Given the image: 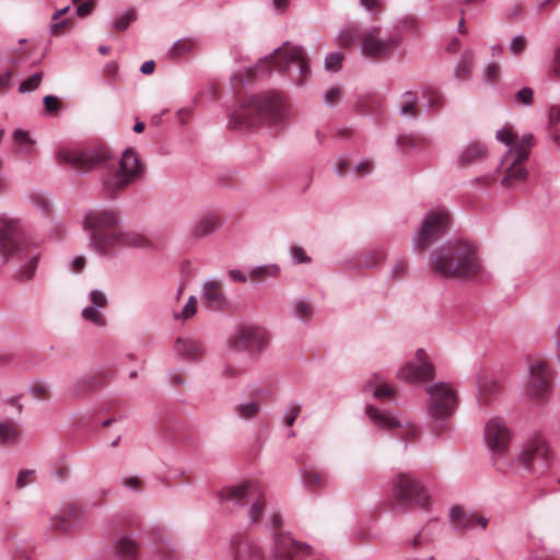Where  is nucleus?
<instances>
[{"instance_id":"nucleus-30","label":"nucleus","mask_w":560,"mask_h":560,"mask_svg":"<svg viewBox=\"0 0 560 560\" xmlns=\"http://www.w3.org/2000/svg\"><path fill=\"white\" fill-rule=\"evenodd\" d=\"M421 28V22L413 15H407L402 18L397 26L392 32H399L402 37V33L417 34Z\"/></svg>"},{"instance_id":"nucleus-63","label":"nucleus","mask_w":560,"mask_h":560,"mask_svg":"<svg viewBox=\"0 0 560 560\" xmlns=\"http://www.w3.org/2000/svg\"><path fill=\"white\" fill-rule=\"evenodd\" d=\"M44 105L47 112L56 113L60 108V101L56 96L47 95L44 98Z\"/></svg>"},{"instance_id":"nucleus-12","label":"nucleus","mask_w":560,"mask_h":560,"mask_svg":"<svg viewBox=\"0 0 560 560\" xmlns=\"http://www.w3.org/2000/svg\"><path fill=\"white\" fill-rule=\"evenodd\" d=\"M450 214L445 209H438L428 213L415 240V248L424 252L440 240L448 230Z\"/></svg>"},{"instance_id":"nucleus-15","label":"nucleus","mask_w":560,"mask_h":560,"mask_svg":"<svg viewBox=\"0 0 560 560\" xmlns=\"http://www.w3.org/2000/svg\"><path fill=\"white\" fill-rule=\"evenodd\" d=\"M552 388L550 364L544 359H534L529 363L527 393L534 399H545Z\"/></svg>"},{"instance_id":"nucleus-46","label":"nucleus","mask_w":560,"mask_h":560,"mask_svg":"<svg viewBox=\"0 0 560 560\" xmlns=\"http://www.w3.org/2000/svg\"><path fill=\"white\" fill-rule=\"evenodd\" d=\"M72 524L63 512L51 518V528L58 533H66L71 528Z\"/></svg>"},{"instance_id":"nucleus-32","label":"nucleus","mask_w":560,"mask_h":560,"mask_svg":"<svg viewBox=\"0 0 560 560\" xmlns=\"http://www.w3.org/2000/svg\"><path fill=\"white\" fill-rule=\"evenodd\" d=\"M280 269L277 265H266L260 266L252 270L250 279L253 281H264L267 278H277L279 276Z\"/></svg>"},{"instance_id":"nucleus-31","label":"nucleus","mask_w":560,"mask_h":560,"mask_svg":"<svg viewBox=\"0 0 560 560\" xmlns=\"http://www.w3.org/2000/svg\"><path fill=\"white\" fill-rule=\"evenodd\" d=\"M196 49V44L191 39H180L176 42L170 49L168 55L172 59L182 58L188 54H191Z\"/></svg>"},{"instance_id":"nucleus-8","label":"nucleus","mask_w":560,"mask_h":560,"mask_svg":"<svg viewBox=\"0 0 560 560\" xmlns=\"http://www.w3.org/2000/svg\"><path fill=\"white\" fill-rule=\"evenodd\" d=\"M219 498L222 502L234 505L250 504L248 515L252 523L258 524L261 521L266 499L258 483L246 481L237 486L225 487L219 492Z\"/></svg>"},{"instance_id":"nucleus-41","label":"nucleus","mask_w":560,"mask_h":560,"mask_svg":"<svg viewBox=\"0 0 560 560\" xmlns=\"http://www.w3.org/2000/svg\"><path fill=\"white\" fill-rule=\"evenodd\" d=\"M497 139L511 148H514L518 144L522 139L517 140L516 135L510 127H504L503 129L497 132Z\"/></svg>"},{"instance_id":"nucleus-10","label":"nucleus","mask_w":560,"mask_h":560,"mask_svg":"<svg viewBox=\"0 0 560 560\" xmlns=\"http://www.w3.org/2000/svg\"><path fill=\"white\" fill-rule=\"evenodd\" d=\"M142 165L136 152L127 149L119 161V167L104 179V188L110 196L128 187L141 176Z\"/></svg>"},{"instance_id":"nucleus-39","label":"nucleus","mask_w":560,"mask_h":560,"mask_svg":"<svg viewBox=\"0 0 560 560\" xmlns=\"http://www.w3.org/2000/svg\"><path fill=\"white\" fill-rule=\"evenodd\" d=\"M359 4L372 15L373 20H376L384 10L382 0H360Z\"/></svg>"},{"instance_id":"nucleus-53","label":"nucleus","mask_w":560,"mask_h":560,"mask_svg":"<svg viewBox=\"0 0 560 560\" xmlns=\"http://www.w3.org/2000/svg\"><path fill=\"white\" fill-rule=\"evenodd\" d=\"M62 512L73 525L80 518L82 514V508L77 503H70L65 508Z\"/></svg>"},{"instance_id":"nucleus-52","label":"nucleus","mask_w":560,"mask_h":560,"mask_svg":"<svg viewBox=\"0 0 560 560\" xmlns=\"http://www.w3.org/2000/svg\"><path fill=\"white\" fill-rule=\"evenodd\" d=\"M396 389L393 386H389L388 384H380L376 386L374 395L381 399H392L395 397Z\"/></svg>"},{"instance_id":"nucleus-56","label":"nucleus","mask_w":560,"mask_h":560,"mask_svg":"<svg viewBox=\"0 0 560 560\" xmlns=\"http://www.w3.org/2000/svg\"><path fill=\"white\" fill-rule=\"evenodd\" d=\"M291 256L298 264H308L312 258L306 254L303 247L294 245L291 247Z\"/></svg>"},{"instance_id":"nucleus-29","label":"nucleus","mask_w":560,"mask_h":560,"mask_svg":"<svg viewBox=\"0 0 560 560\" xmlns=\"http://www.w3.org/2000/svg\"><path fill=\"white\" fill-rule=\"evenodd\" d=\"M400 110L402 115L410 117H417L419 115L416 93L409 91L402 94L400 101Z\"/></svg>"},{"instance_id":"nucleus-57","label":"nucleus","mask_w":560,"mask_h":560,"mask_svg":"<svg viewBox=\"0 0 560 560\" xmlns=\"http://www.w3.org/2000/svg\"><path fill=\"white\" fill-rule=\"evenodd\" d=\"M96 8L94 0H86L77 4V15L79 18H85L90 15Z\"/></svg>"},{"instance_id":"nucleus-7","label":"nucleus","mask_w":560,"mask_h":560,"mask_svg":"<svg viewBox=\"0 0 560 560\" xmlns=\"http://www.w3.org/2000/svg\"><path fill=\"white\" fill-rule=\"evenodd\" d=\"M534 145V137L526 135L522 141L514 148L509 149L501 161V185L504 188H514L524 183L528 176V171L525 166L529 158V152Z\"/></svg>"},{"instance_id":"nucleus-1","label":"nucleus","mask_w":560,"mask_h":560,"mask_svg":"<svg viewBox=\"0 0 560 560\" xmlns=\"http://www.w3.org/2000/svg\"><path fill=\"white\" fill-rule=\"evenodd\" d=\"M83 229L89 235L90 247L106 255L121 246L148 247L150 241L142 234L124 231L119 213L112 209H97L88 212Z\"/></svg>"},{"instance_id":"nucleus-38","label":"nucleus","mask_w":560,"mask_h":560,"mask_svg":"<svg viewBox=\"0 0 560 560\" xmlns=\"http://www.w3.org/2000/svg\"><path fill=\"white\" fill-rule=\"evenodd\" d=\"M82 317L85 320L91 322L98 327H104L106 325V319L104 315L94 306L85 307L82 311Z\"/></svg>"},{"instance_id":"nucleus-24","label":"nucleus","mask_w":560,"mask_h":560,"mask_svg":"<svg viewBox=\"0 0 560 560\" xmlns=\"http://www.w3.org/2000/svg\"><path fill=\"white\" fill-rule=\"evenodd\" d=\"M21 436V429L13 420H5L0 422V444L12 445L15 444Z\"/></svg>"},{"instance_id":"nucleus-17","label":"nucleus","mask_w":560,"mask_h":560,"mask_svg":"<svg viewBox=\"0 0 560 560\" xmlns=\"http://www.w3.org/2000/svg\"><path fill=\"white\" fill-rule=\"evenodd\" d=\"M268 341L267 331L261 327L243 326L230 339V346L236 350H261Z\"/></svg>"},{"instance_id":"nucleus-21","label":"nucleus","mask_w":560,"mask_h":560,"mask_svg":"<svg viewBox=\"0 0 560 560\" xmlns=\"http://www.w3.org/2000/svg\"><path fill=\"white\" fill-rule=\"evenodd\" d=\"M222 224L221 217L215 212H208L201 215L191 229L192 238H202L211 235L220 229Z\"/></svg>"},{"instance_id":"nucleus-20","label":"nucleus","mask_w":560,"mask_h":560,"mask_svg":"<svg viewBox=\"0 0 560 560\" xmlns=\"http://www.w3.org/2000/svg\"><path fill=\"white\" fill-rule=\"evenodd\" d=\"M488 158L487 147L479 141L468 143L458 154L457 164L459 167H468L480 163Z\"/></svg>"},{"instance_id":"nucleus-33","label":"nucleus","mask_w":560,"mask_h":560,"mask_svg":"<svg viewBox=\"0 0 560 560\" xmlns=\"http://www.w3.org/2000/svg\"><path fill=\"white\" fill-rule=\"evenodd\" d=\"M13 139L16 145H19L20 152L24 154H31L34 150V140L28 136V132L18 129L13 133Z\"/></svg>"},{"instance_id":"nucleus-25","label":"nucleus","mask_w":560,"mask_h":560,"mask_svg":"<svg viewBox=\"0 0 560 560\" xmlns=\"http://www.w3.org/2000/svg\"><path fill=\"white\" fill-rule=\"evenodd\" d=\"M116 555L120 560H138V545L128 537H122L116 545Z\"/></svg>"},{"instance_id":"nucleus-35","label":"nucleus","mask_w":560,"mask_h":560,"mask_svg":"<svg viewBox=\"0 0 560 560\" xmlns=\"http://www.w3.org/2000/svg\"><path fill=\"white\" fill-rule=\"evenodd\" d=\"M500 388L501 386L498 382L489 380L485 381L479 386V400L481 404L487 405L490 401V398L494 396L500 390Z\"/></svg>"},{"instance_id":"nucleus-43","label":"nucleus","mask_w":560,"mask_h":560,"mask_svg":"<svg viewBox=\"0 0 560 560\" xmlns=\"http://www.w3.org/2000/svg\"><path fill=\"white\" fill-rule=\"evenodd\" d=\"M424 96L428 98V105L433 112L439 110L443 106V98L438 90L427 89Z\"/></svg>"},{"instance_id":"nucleus-59","label":"nucleus","mask_w":560,"mask_h":560,"mask_svg":"<svg viewBox=\"0 0 560 560\" xmlns=\"http://www.w3.org/2000/svg\"><path fill=\"white\" fill-rule=\"evenodd\" d=\"M548 77L552 81H560V48L555 52Z\"/></svg>"},{"instance_id":"nucleus-27","label":"nucleus","mask_w":560,"mask_h":560,"mask_svg":"<svg viewBox=\"0 0 560 560\" xmlns=\"http://www.w3.org/2000/svg\"><path fill=\"white\" fill-rule=\"evenodd\" d=\"M304 485L311 490H317L326 487L327 478L322 471L314 469H307L303 474Z\"/></svg>"},{"instance_id":"nucleus-14","label":"nucleus","mask_w":560,"mask_h":560,"mask_svg":"<svg viewBox=\"0 0 560 560\" xmlns=\"http://www.w3.org/2000/svg\"><path fill=\"white\" fill-rule=\"evenodd\" d=\"M549 448L540 436L526 441L517 457V463L528 472H544L549 466Z\"/></svg>"},{"instance_id":"nucleus-58","label":"nucleus","mask_w":560,"mask_h":560,"mask_svg":"<svg viewBox=\"0 0 560 560\" xmlns=\"http://www.w3.org/2000/svg\"><path fill=\"white\" fill-rule=\"evenodd\" d=\"M301 410H302V406L301 405H299V404L291 405L288 408V410L285 412V416H284V423H285V425L292 427L294 424L296 418L301 413Z\"/></svg>"},{"instance_id":"nucleus-47","label":"nucleus","mask_w":560,"mask_h":560,"mask_svg":"<svg viewBox=\"0 0 560 560\" xmlns=\"http://www.w3.org/2000/svg\"><path fill=\"white\" fill-rule=\"evenodd\" d=\"M36 471L34 469L21 470L18 475L15 486L18 489H22L35 481Z\"/></svg>"},{"instance_id":"nucleus-26","label":"nucleus","mask_w":560,"mask_h":560,"mask_svg":"<svg viewBox=\"0 0 560 560\" xmlns=\"http://www.w3.org/2000/svg\"><path fill=\"white\" fill-rule=\"evenodd\" d=\"M366 413L369 418L378 427L385 428V429H393L398 427V421L385 413H382L376 408L372 406L366 407Z\"/></svg>"},{"instance_id":"nucleus-51","label":"nucleus","mask_w":560,"mask_h":560,"mask_svg":"<svg viewBox=\"0 0 560 560\" xmlns=\"http://www.w3.org/2000/svg\"><path fill=\"white\" fill-rule=\"evenodd\" d=\"M527 47V39L525 36H516L512 39L510 45V51L514 56H520L525 51Z\"/></svg>"},{"instance_id":"nucleus-45","label":"nucleus","mask_w":560,"mask_h":560,"mask_svg":"<svg viewBox=\"0 0 560 560\" xmlns=\"http://www.w3.org/2000/svg\"><path fill=\"white\" fill-rule=\"evenodd\" d=\"M197 312V299L195 296H190L187 303L184 305L180 313L175 314V318L187 320L191 318Z\"/></svg>"},{"instance_id":"nucleus-4","label":"nucleus","mask_w":560,"mask_h":560,"mask_svg":"<svg viewBox=\"0 0 560 560\" xmlns=\"http://www.w3.org/2000/svg\"><path fill=\"white\" fill-rule=\"evenodd\" d=\"M287 105L275 92L252 96L233 116L234 127L250 128L266 121L277 122L284 119Z\"/></svg>"},{"instance_id":"nucleus-40","label":"nucleus","mask_w":560,"mask_h":560,"mask_svg":"<svg viewBox=\"0 0 560 560\" xmlns=\"http://www.w3.org/2000/svg\"><path fill=\"white\" fill-rule=\"evenodd\" d=\"M434 536V530L430 525L424 526L419 534H417L412 539V546L415 548H420L432 541Z\"/></svg>"},{"instance_id":"nucleus-11","label":"nucleus","mask_w":560,"mask_h":560,"mask_svg":"<svg viewBox=\"0 0 560 560\" xmlns=\"http://www.w3.org/2000/svg\"><path fill=\"white\" fill-rule=\"evenodd\" d=\"M393 495L399 506L429 505V495L423 486L408 474H399L393 481Z\"/></svg>"},{"instance_id":"nucleus-42","label":"nucleus","mask_w":560,"mask_h":560,"mask_svg":"<svg viewBox=\"0 0 560 560\" xmlns=\"http://www.w3.org/2000/svg\"><path fill=\"white\" fill-rule=\"evenodd\" d=\"M31 394L35 399L48 400L51 397L49 386L42 382H36L31 386Z\"/></svg>"},{"instance_id":"nucleus-50","label":"nucleus","mask_w":560,"mask_h":560,"mask_svg":"<svg viewBox=\"0 0 560 560\" xmlns=\"http://www.w3.org/2000/svg\"><path fill=\"white\" fill-rule=\"evenodd\" d=\"M136 20V12L133 10H129L128 12H126V14H124L122 16H120L119 19H117L114 23V27L117 30V31H125L131 22H133Z\"/></svg>"},{"instance_id":"nucleus-48","label":"nucleus","mask_w":560,"mask_h":560,"mask_svg":"<svg viewBox=\"0 0 560 560\" xmlns=\"http://www.w3.org/2000/svg\"><path fill=\"white\" fill-rule=\"evenodd\" d=\"M471 68V58L468 55L464 56L456 68V77L458 79H466L470 74Z\"/></svg>"},{"instance_id":"nucleus-9","label":"nucleus","mask_w":560,"mask_h":560,"mask_svg":"<svg viewBox=\"0 0 560 560\" xmlns=\"http://www.w3.org/2000/svg\"><path fill=\"white\" fill-rule=\"evenodd\" d=\"M357 37L361 54L373 60L389 58L401 43L399 32H390L384 35L380 26L365 28Z\"/></svg>"},{"instance_id":"nucleus-64","label":"nucleus","mask_w":560,"mask_h":560,"mask_svg":"<svg viewBox=\"0 0 560 560\" xmlns=\"http://www.w3.org/2000/svg\"><path fill=\"white\" fill-rule=\"evenodd\" d=\"M500 75V67L498 63H490L485 70V78L488 82H494Z\"/></svg>"},{"instance_id":"nucleus-49","label":"nucleus","mask_w":560,"mask_h":560,"mask_svg":"<svg viewBox=\"0 0 560 560\" xmlns=\"http://www.w3.org/2000/svg\"><path fill=\"white\" fill-rule=\"evenodd\" d=\"M343 56L340 52H331L325 59V67L329 71H337L341 68Z\"/></svg>"},{"instance_id":"nucleus-55","label":"nucleus","mask_w":560,"mask_h":560,"mask_svg":"<svg viewBox=\"0 0 560 560\" xmlns=\"http://www.w3.org/2000/svg\"><path fill=\"white\" fill-rule=\"evenodd\" d=\"M90 301L93 304V306L98 308H105L108 304L107 296L104 292L100 290H93L90 293Z\"/></svg>"},{"instance_id":"nucleus-3","label":"nucleus","mask_w":560,"mask_h":560,"mask_svg":"<svg viewBox=\"0 0 560 560\" xmlns=\"http://www.w3.org/2000/svg\"><path fill=\"white\" fill-rule=\"evenodd\" d=\"M272 69L287 72L298 85H302L311 73L303 48L284 43L271 56L262 59L255 68L248 69L246 80H253L259 77L260 73L269 74Z\"/></svg>"},{"instance_id":"nucleus-60","label":"nucleus","mask_w":560,"mask_h":560,"mask_svg":"<svg viewBox=\"0 0 560 560\" xmlns=\"http://www.w3.org/2000/svg\"><path fill=\"white\" fill-rule=\"evenodd\" d=\"M72 26V21L65 19L60 22H56L51 25V33L54 35H61L66 33Z\"/></svg>"},{"instance_id":"nucleus-44","label":"nucleus","mask_w":560,"mask_h":560,"mask_svg":"<svg viewBox=\"0 0 560 560\" xmlns=\"http://www.w3.org/2000/svg\"><path fill=\"white\" fill-rule=\"evenodd\" d=\"M42 79H43L42 72H37V73L33 74L28 79L21 82V84L19 86V91L21 93L35 91L39 86Z\"/></svg>"},{"instance_id":"nucleus-28","label":"nucleus","mask_w":560,"mask_h":560,"mask_svg":"<svg viewBox=\"0 0 560 560\" xmlns=\"http://www.w3.org/2000/svg\"><path fill=\"white\" fill-rule=\"evenodd\" d=\"M315 314V308L312 303L298 300L293 302V315L298 319L310 323Z\"/></svg>"},{"instance_id":"nucleus-37","label":"nucleus","mask_w":560,"mask_h":560,"mask_svg":"<svg viewBox=\"0 0 560 560\" xmlns=\"http://www.w3.org/2000/svg\"><path fill=\"white\" fill-rule=\"evenodd\" d=\"M385 258V254L381 249H373L368 253L362 254L359 257V265L364 267H373L376 266Z\"/></svg>"},{"instance_id":"nucleus-2","label":"nucleus","mask_w":560,"mask_h":560,"mask_svg":"<svg viewBox=\"0 0 560 560\" xmlns=\"http://www.w3.org/2000/svg\"><path fill=\"white\" fill-rule=\"evenodd\" d=\"M430 270L444 279H472L481 271L477 248L466 241L448 242L429 258Z\"/></svg>"},{"instance_id":"nucleus-5","label":"nucleus","mask_w":560,"mask_h":560,"mask_svg":"<svg viewBox=\"0 0 560 560\" xmlns=\"http://www.w3.org/2000/svg\"><path fill=\"white\" fill-rule=\"evenodd\" d=\"M0 253L3 256H18L26 259L25 265L15 273L19 281L30 280L35 272L40 253L33 243L23 237L13 224L0 230Z\"/></svg>"},{"instance_id":"nucleus-23","label":"nucleus","mask_w":560,"mask_h":560,"mask_svg":"<svg viewBox=\"0 0 560 560\" xmlns=\"http://www.w3.org/2000/svg\"><path fill=\"white\" fill-rule=\"evenodd\" d=\"M203 300L208 307L220 310L225 304L222 284L218 281H209L203 287Z\"/></svg>"},{"instance_id":"nucleus-18","label":"nucleus","mask_w":560,"mask_h":560,"mask_svg":"<svg viewBox=\"0 0 560 560\" xmlns=\"http://www.w3.org/2000/svg\"><path fill=\"white\" fill-rule=\"evenodd\" d=\"M486 441L492 452L503 454L506 452L511 434L503 420L499 418L491 419L485 430Z\"/></svg>"},{"instance_id":"nucleus-61","label":"nucleus","mask_w":560,"mask_h":560,"mask_svg":"<svg viewBox=\"0 0 560 560\" xmlns=\"http://www.w3.org/2000/svg\"><path fill=\"white\" fill-rule=\"evenodd\" d=\"M408 270V264L405 260H397L392 269V277L399 279L406 275Z\"/></svg>"},{"instance_id":"nucleus-19","label":"nucleus","mask_w":560,"mask_h":560,"mask_svg":"<svg viewBox=\"0 0 560 560\" xmlns=\"http://www.w3.org/2000/svg\"><path fill=\"white\" fill-rule=\"evenodd\" d=\"M450 517L452 523L457 529H472L475 526L486 528L489 520L477 513H466L459 505H455L451 509Z\"/></svg>"},{"instance_id":"nucleus-62","label":"nucleus","mask_w":560,"mask_h":560,"mask_svg":"<svg viewBox=\"0 0 560 560\" xmlns=\"http://www.w3.org/2000/svg\"><path fill=\"white\" fill-rule=\"evenodd\" d=\"M122 483L125 487L132 489L137 492L142 491L144 488V483L139 477H128L124 480Z\"/></svg>"},{"instance_id":"nucleus-54","label":"nucleus","mask_w":560,"mask_h":560,"mask_svg":"<svg viewBox=\"0 0 560 560\" xmlns=\"http://www.w3.org/2000/svg\"><path fill=\"white\" fill-rule=\"evenodd\" d=\"M534 91L532 88L525 86L515 94V101L518 104L530 105L533 103Z\"/></svg>"},{"instance_id":"nucleus-22","label":"nucleus","mask_w":560,"mask_h":560,"mask_svg":"<svg viewBox=\"0 0 560 560\" xmlns=\"http://www.w3.org/2000/svg\"><path fill=\"white\" fill-rule=\"evenodd\" d=\"M176 352L184 359L197 361L202 358L205 348L198 340L178 338L175 346Z\"/></svg>"},{"instance_id":"nucleus-13","label":"nucleus","mask_w":560,"mask_h":560,"mask_svg":"<svg viewBox=\"0 0 560 560\" xmlns=\"http://www.w3.org/2000/svg\"><path fill=\"white\" fill-rule=\"evenodd\" d=\"M60 163L69 164L79 172H90L102 166L109 158L106 148L85 150L61 149L57 153Z\"/></svg>"},{"instance_id":"nucleus-6","label":"nucleus","mask_w":560,"mask_h":560,"mask_svg":"<svg viewBox=\"0 0 560 560\" xmlns=\"http://www.w3.org/2000/svg\"><path fill=\"white\" fill-rule=\"evenodd\" d=\"M425 392L429 395L427 410L432 420V430L441 434L445 430V422L457 408V393L453 386L442 382L428 386Z\"/></svg>"},{"instance_id":"nucleus-16","label":"nucleus","mask_w":560,"mask_h":560,"mask_svg":"<svg viewBox=\"0 0 560 560\" xmlns=\"http://www.w3.org/2000/svg\"><path fill=\"white\" fill-rule=\"evenodd\" d=\"M433 376L434 366L422 349L416 352L415 361L407 362L398 373V377L408 383L429 381L432 380Z\"/></svg>"},{"instance_id":"nucleus-34","label":"nucleus","mask_w":560,"mask_h":560,"mask_svg":"<svg viewBox=\"0 0 560 560\" xmlns=\"http://www.w3.org/2000/svg\"><path fill=\"white\" fill-rule=\"evenodd\" d=\"M103 384L102 375H92L86 378L79 381L74 387V394L80 395L90 390H93Z\"/></svg>"},{"instance_id":"nucleus-36","label":"nucleus","mask_w":560,"mask_h":560,"mask_svg":"<svg viewBox=\"0 0 560 560\" xmlns=\"http://www.w3.org/2000/svg\"><path fill=\"white\" fill-rule=\"evenodd\" d=\"M260 410V405L257 401H249L240 404L235 407V411L240 418L248 420L255 418Z\"/></svg>"}]
</instances>
